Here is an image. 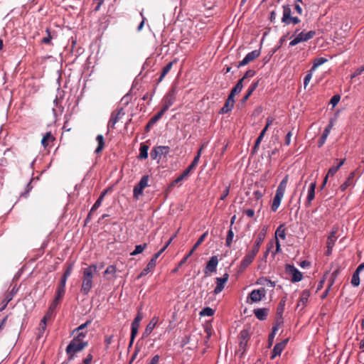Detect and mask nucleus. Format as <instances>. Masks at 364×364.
<instances>
[{
	"label": "nucleus",
	"instance_id": "21",
	"mask_svg": "<svg viewBox=\"0 0 364 364\" xmlns=\"http://www.w3.org/2000/svg\"><path fill=\"white\" fill-rule=\"evenodd\" d=\"M158 321H159L158 317L154 316V318H152V319L148 323V325L146 326V327L143 333L144 338L149 336L151 333L152 331L156 327V326L158 323Z\"/></svg>",
	"mask_w": 364,
	"mask_h": 364
},
{
	"label": "nucleus",
	"instance_id": "51",
	"mask_svg": "<svg viewBox=\"0 0 364 364\" xmlns=\"http://www.w3.org/2000/svg\"><path fill=\"white\" fill-rule=\"evenodd\" d=\"M284 306H285V300H282L277 309V316L282 318L284 310Z\"/></svg>",
	"mask_w": 364,
	"mask_h": 364
},
{
	"label": "nucleus",
	"instance_id": "55",
	"mask_svg": "<svg viewBox=\"0 0 364 364\" xmlns=\"http://www.w3.org/2000/svg\"><path fill=\"white\" fill-rule=\"evenodd\" d=\"M260 284H267L270 286L271 287H275V282H272L270 279H268L267 278H261L259 279Z\"/></svg>",
	"mask_w": 364,
	"mask_h": 364
},
{
	"label": "nucleus",
	"instance_id": "13",
	"mask_svg": "<svg viewBox=\"0 0 364 364\" xmlns=\"http://www.w3.org/2000/svg\"><path fill=\"white\" fill-rule=\"evenodd\" d=\"M257 254L252 251L248 252L240 262V269L245 270L255 259Z\"/></svg>",
	"mask_w": 364,
	"mask_h": 364
},
{
	"label": "nucleus",
	"instance_id": "17",
	"mask_svg": "<svg viewBox=\"0 0 364 364\" xmlns=\"http://www.w3.org/2000/svg\"><path fill=\"white\" fill-rule=\"evenodd\" d=\"M355 176V172L352 171L348 175V178H346V181L341 185L340 190L342 192H344L348 187L352 186L355 183L354 178Z\"/></svg>",
	"mask_w": 364,
	"mask_h": 364
},
{
	"label": "nucleus",
	"instance_id": "56",
	"mask_svg": "<svg viewBox=\"0 0 364 364\" xmlns=\"http://www.w3.org/2000/svg\"><path fill=\"white\" fill-rule=\"evenodd\" d=\"M313 72L314 71H311V69H310V70L308 72V73L306 74V75L304 77V85L305 88L307 86V85L309 83V82L312 77Z\"/></svg>",
	"mask_w": 364,
	"mask_h": 364
},
{
	"label": "nucleus",
	"instance_id": "43",
	"mask_svg": "<svg viewBox=\"0 0 364 364\" xmlns=\"http://www.w3.org/2000/svg\"><path fill=\"white\" fill-rule=\"evenodd\" d=\"M72 270H73V264H70L67 267L66 270L65 271L63 275L61 277V279H60L61 283L66 284L67 279H68V277L70 275Z\"/></svg>",
	"mask_w": 364,
	"mask_h": 364
},
{
	"label": "nucleus",
	"instance_id": "23",
	"mask_svg": "<svg viewBox=\"0 0 364 364\" xmlns=\"http://www.w3.org/2000/svg\"><path fill=\"white\" fill-rule=\"evenodd\" d=\"M333 127V124L331 122L323 130V134H321L318 141V147H321L326 142V139L328 138L331 129Z\"/></svg>",
	"mask_w": 364,
	"mask_h": 364
},
{
	"label": "nucleus",
	"instance_id": "9",
	"mask_svg": "<svg viewBox=\"0 0 364 364\" xmlns=\"http://www.w3.org/2000/svg\"><path fill=\"white\" fill-rule=\"evenodd\" d=\"M124 114L123 109L121 108L118 110L114 111L111 114L110 119L108 122L107 127L108 129H114L115 124L118 122L119 119Z\"/></svg>",
	"mask_w": 364,
	"mask_h": 364
},
{
	"label": "nucleus",
	"instance_id": "36",
	"mask_svg": "<svg viewBox=\"0 0 364 364\" xmlns=\"http://www.w3.org/2000/svg\"><path fill=\"white\" fill-rule=\"evenodd\" d=\"M234 104L235 103H233L232 102H230V101H228L226 100V101L225 102V105L220 109L219 113L220 114H226V113L230 112L232 109L233 107H234Z\"/></svg>",
	"mask_w": 364,
	"mask_h": 364
},
{
	"label": "nucleus",
	"instance_id": "27",
	"mask_svg": "<svg viewBox=\"0 0 364 364\" xmlns=\"http://www.w3.org/2000/svg\"><path fill=\"white\" fill-rule=\"evenodd\" d=\"M55 137L53 136L50 132H47L41 139V144L46 149L50 143L55 141Z\"/></svg>",
	"mask_w": 364,
	"mask_h": 364
},
{
	"label": "nucleus",
	"instance_id": "45",
	"mask_svg": "<svg viewBox=\"0 0 364 364\" xmlns=\"http://www.w3.org/2000/svg\"><path fill=\"white\" fill-rule=\"evenodd\" d=\"M359 274H360V272H357L356 270L353 274L352 279H351V284L353 287H358L360 284Z\"/></svg>",
	"mask_w": 364,
	"mask_h": 364
},
{
	"label": "nucleus",
	"instance_id": "15",
	"mask_svg": "<svg viewBox=\"0 0 364 364\" xmlns=\"http://www.w3.org/2000/svg\"><path fill=\"white\" fill-rule=\"evenodd\" d=\"M288 341H289L288 339H284L282 342H279L274 346V347L272 350V355H271L272 360H274L277 356L281 355L282 352L286 347V346L288 343Z\"/></svg>",
	"mask_w": 364,
	"mask_h": 364
},
{
	"label": "nucleus",
	"instance_id": "1",
	"mask_svg": "<svg viewBox=\"0 0 364 364\" xmlns=\"http://www.w3.org/2000/svg\"><path fill=\"white\" fill-rule=\"evenodd\" d=\"M97 271V264H91L82 269L80 291L84 295L88 294L93 286L94 274Z\"/></svg>",
	"mask_w": 364,
	"mask_h": 364
},
{
	"label": "nucleus",
	"instance_id": "14",
	"mask_svg": "<svg viewBox=\"0 0 364 364\" xmlns=\"http://www.w3.org/2000/svg\"><path fill=\"white\" fill-rule=\"evenodd\" d=\"M228 278H229V274L228 273H225L223 276V277H217L216 278V284L217 285L214 289V293L215 294L220 293L223 290V289L225 287V284L228 282Z\"/></svg>",
	"mask_w": 364,
	"mask_h": 364
},
{
	"label": "nucleus",
	"instance_id": "50",
	"mask_svg": "<svg viewBox=\"0 0 364 364\" xmlns=\"http://www.w3.org/2000/svg\"><path fill=\"white\" fill-rule=\"evenodd\" d=\"M215 313V311L210 308V307H205L204 308L200 313V315L202 316H213Z\"/></svg>",
	"mask_w": 364,
	"mask_h": 364
},
{
	"label": "nucleus",
	"instance_id": "61",
	"mask_svg": "<svg viewBox=\"0 0 364 364\" xmlns=\"http://www.w3.org/2000/svg\"><path fill=\"white\" fill-rule=\"evenodd\" d=\"M229 193H230V186H228L225 187V188L223 191V193L221 194L220 199L222 200H224L228 196Z\"/></svg>",
	"mask_w": 364,
	"mask_h": 364
},
{
	"label": "nucleus",
	"instance_id": "44",
	"mask_svg": "<svg viewBox=\"0 0 364 364\" xmlns=\"http://www.w3.org/2000/svg\"><path fill=\"white\" fill-rule=\"evenodd\" d=\"M276 237H279L281 239L284 240L286 238L285 229L284 228V225H280L276 232Z\"/></svg>",
	"mask_w": 364,
	"mask_h": 364
},
{
	"label": "nucleus",
	"instance_id": "40",
	"mask_svg": "<svg viewBox=\"0 0 364 364\" xmlns=\"http://www.w3.org/2000/svg\"><path fill=\"white\" fill-rule=\"evenodd\" d=\"M87 331H85V332H75V334H73L74 336L73 340L78 341L80 342H87V341H85V338L87 336Z\"/></svg>",
	"mask_w": 364,
	"mask_h": 364
},
{
	"label": "nucleus",
	"instance_id": "49",
	"mask_svg": "<svg viewBox=\"0 0 364 364\" xmlns=\"http://www.w3.org/2000/svg\"><path fill=\"white\" fill-rule=\"evenodd\" d=\"M46 32L47 33V36L42 38L41 43L43 44L50 45L53 37L50 34V28H47Z\"/></svg>",
	"mask_w": 364,
	"mask_h": 364
},
{
	"label": "nucleus",
	"instance_id": "6",
	"mask_svg": "<svg viewBox=\"0 0 364 364\" xmlns=\"http://www.w3.org/2000/svg\"><path fill=\"white\" fill-rule=\"evenodd\" d=\"M286 273L291 275V282L293 283H296L300 282L302 279V274L301 272L296 269L294 265L287 264L285 266Z\"/></svg>",
	"mask_w": 364,
	"mask_h": 364
},
{
	"label": "nucleus",
	"instance_id": "10",
	"mask_svg": "<svg viewBox=\"0 0 364 364\" xmlns=\"http://www.w3.org/2000/svg\"><path fill=\"white\" fill-rule=\"evenodd\" d=\"M260 50H255L249 53H247L245 57L242 59V60L240 61L237 68H240L242 66H245L250 63V62H252L255 59H257L260 55Z\"/></svg>",
	"mask_w": 364,
	"mask_h": 364
},
{
	"label": "nucleus",
	"instance_id": "52",
	"mask_svg": "<svg viewBox=\"0 0 364 364\" xmlns=\"http://www.w3.org/2000/svg\"><path fill=\"white\" fill-rule=\"evenodd\" d=\"M165 112V110L161 109V110L156 114L150 119L151 120V123H156L163 117Z\"/></svg>",
	"mask_w": 364,
	"mask_h": 364
},
{
	"label": "nucleus",
	"instance_id": "24",
	"mask_svg": "<svg viewBox=\"0 0 364 364\" xmlns=\"http://www.w3.org/2000/svg\"><path fill=\"white\" fill-rule=\"evenodd\" d=\"M315 34H316V32L314 31H310L306 33L301 31L296 36V38H299V43L306 42V41H308L309 40L313 38L314 36H315Z\"/></svg>",
	"mask_w": 364,
	"mask_h": 364
},
{
	"label": "nucleus",
	"instance_id": "48",
	"mask_svg": "<svg viewBox=\"0 0 364 364\" xmlns=\"http://www.w3.org/2000/svg\"><path fill=\"white\" fill-rule=\"evenodd\" d=\"M91 323V321H87L85 323L80 325L78 327L73 331L72 334H75V332H85V328Z\"/></svg>",
	"mask_w": 364,
	"mask_h": 364
},
{
	"label": "nucleus",
	"instance_id": "53",
	"mask_svg": "<svg viewBox=\"0 0 364 364\" xmlns=\"http://www.w3.org/2000/svg\"><path fill=\"white\" fill-rule=\"evenodd\" d=\"M278 331L277 326H273L272 333L269 335L268 338V343H269V347H270L274 341V338L276 334V332Z\"/></svg>",
	"mask_w": 364,
	"mask_h": 364
},
{
	"label": "nucleus",
	"instance_id": "29",
	"mask_svg": "<svg viewBox=\"0 0 364 364\" xmlns=\"http://www.w3.org/2000/svg\"><path fill=\"white\" fill-rule=\"evenodd\" d=\"M117 268L114 265H109L105 269L104 274L105 276H107V279L110 280L112 278L116 277Z\"/></svg>",
	"mask_w": 364,
	"mask_h": 364
},
{
	"label": "nucleus",
	"instance_id": "11",
	"mask_svg": "<svg viewBox=\"0 0 364 364\" xmlns=\"http://www.w3.org/2000/svg\"><path fill=\"white\" fill-rule=\"evenodd\" d=\"M218 264V259L217 256H213L208 262L206 267L204 269L205 276H209L210 273L215 272Z\"/></svg>",
	"mask_w": 364,
	"mask_h": 364
},
{
	"label": "nucleus",
	"instance_id": "37",
	"mask_svg": "<svg viewBox=\"0 0 364 364\" xmlns=\"http://www.w3.org/2000/svg\"><path fill=\"white\" fill-rule=\"evenodd\" d=\"M106 193H107V191H104L103 192L101 193L100 196H99V198H97V200H96L95 204L91 208V212H95L101 205L102 202Z\"/></svg>",
	"mask_w": 364,
	"mask_h": 364
},
{
	"label": "nucleus",
	"instance_id": "41",
	"mask_svg": "<svg viewBox=\"0 0 364 364\" xmlns=\"http://www.w3.org/2000/svg\"><path fill=\"white\" fill-rule=\"evenodd\" d=\"M57 306H58V304H56L55 303H53L52 302L50 304L47 313L44 316H45V320L50 319V318L52 317V316L53 314V312H54L55 309H56Z\"/></svg>",
	"mask_w": 364,
	"mask_h": 364
},
{
	"label": "nucleus",
	"instance_id": "7",
	"mask_svg": "<svg viewBox=\"0 0 364 364\" xmlns=\"http://www.w3.org/2000/svg\"><path fill=\"white\" fill-rule=\"evenodd\" d=\"M176 100L175 89H171L163 99V106L161 109L166 112L171 107Z\"/></svg>",
	"mask_w": 364,
	"mask_h": 364
},
{
	"label": "nucleus",
	"instance_id": "59",
	"mask_svg": "<svg viewBox=\"0 0 364 364\" xmlns=\"http://www.w3.org/2000/svg\"><path fill=\"white\" fill-rule=\"evenodd\" d=\"M338 168L336 166H333L332 167H331L328 171V173H327V176H333L335 175V173L338 171Z\"/></svg>",
	"mask_w": 364,
	"mask_h": 364
},
{
	"label": "nucleus",
	"instance_id": "38",
	"mask_svg": "<svg viewBox=\"0 0 364 364\" xmlns=\"http://www.w3.org/2000/svg\"><path fill=\"white\" fill-rule=\"evenodd\" d=\"M327 62V59L325 58H316L314 59L313 65L311 67V71H315L316 68Z\"/></svg>",
	"mask_w": 364,
	"mask_h": 364
},
{
	"label": "nucleus",
	"instance_id": "18",
	"mask_svg": "<svg viewBox=\"0 0 364 364\" xmlns=\"http://www.w3.org/2000/svg\"><path fill=\"white\" fill-rule=\"evenodd\" d=\"M65 291V283H61V282H60L58 287V289L56 291V295L55 296L54 300L53 301V303H55L56 304L58 305L60 300L62 299V298L64 296Z\"/></svg>",
	"mask_w": 364,
	"mask_h": 364
},
{
	"label": "nucleus",
	"instance_id": "57",
	"mask_svg": "<svg viewBox=\"0 0 364 364\" xmlns=\"http://www.w3.org/2000/svg\"><path fill=\"white\" fill-rule=\"evenodd\" d=\"M264 135L263 134H259V136L257 137V139H256L255 141V145H254V147H253V152H256L257 149H258L263 137H264Z\"/></svg>",
	"mask_w": 364,
	"mask_h": 364
},
{
	"label": "nucleus",
	"instance_id": "39",
	"mask_svg": "<svg viewBox=\"0 0 364 364\" xmlns=\"http://www.w3.org/2000/svg\"><path fill=\"white\" fill-rule=\"evenodd\" d=\"M147 247L146 243H144L142 245H138L135 246V249L133 252L130 253V255L132 256H136L140 253H141Z\"/></svg>",
	"mask_w": 364,
	"mask_h": 364
},
{
	"label": "nucleus",
	"instance_id": "62",
	"mask_svg": "<svg viewBox=\"0 0 364 364\" xmlns=\"http://www.w3.org/2000/svg\"><path fill=\"white\" fill-rule=\"evenodd\" d=\"M338 274V270H336V271L333 272V273L331 274V278L329 279V287H331V286L333 285Z\"/></svg>",
	"mask_w": 364,
	"mask_h": 364
},
{
	"label": "nucleus",
	"instance_id": "32",
	"mask_svg": "<svg viewBox=\"0 0 364 364\" xmlns=\"http://www.w3.org/2000/svg\"><path fill=\"white\" fill-rule=\"evenodd\" d=\"M258 85H259V80H257V82H253L250 86V87L248 88L247 90V92L246 93V95L243 97L242 101V102H246L248 98L251 96V95L252 94V92L256 90V88L258 87Z\"/></svg>",
	"mask_w": 364,
	"mask_h": 364
},
{
	"label": "nucleus",
	"instance_id": "58",
	"mask_svg": "<svg viewBox=\"0 0 364 364\" xmlns=\"http://www.w3.org/2000/svg\"><path fill=\"white\" fill-rule=\"evenodd\" d=\"M340 99V95H335L331 97L330 103L333 105V107H335L339 102Z\"/></svg>",
	"mask_w": 364,
	"mask_h": 364
},
{
	"label": "nucleus",
	"instance_id": "4",
	"mask_svg": "<svg viewBox=\"0 0 364 364\" xmlns=\"http://www.w3.org/2000/svg\"><path fill=\"white\" fill-rule=\"evenodd\" d=\"M283 15L282 17V22L286 25H296L301 22V20L297 16H293L291 15L292 11L289 4H284L282 6Z\"/></svg>",
	"mask_w": 364,
	"mask_h": 364
},
{
	"label": "nucleus",
	"instance_id": "34",
	"mask_svg": "<svg viewBox=\"0 0 364 364\" xmlns=\"http://www.w3.org/2000/svg\"><path fill=\"white\" fill-rule=\"evenodd\" d=\"M96 141L98 143V146L95 149V153L100 154L105 147V140L102 134L97 135L96 137Z\"/></svg>",
	"mask_w": 364,
	"mask_h": 364
},
{
	"label": "nucleus",
	"instance_id": "30",
	"mask_svg": "<svg viewBox=\"0 0 364 364\" xmlns=\"http://www.w3.org/2000/svg\"><path fill=\"white\" fill-rule=\"evenodd\" d=\"M176 63V60L172 61V62H170L168 63L162 70V72H161V74L158 80V82L157 83H159L161 82L163 79L164 78V77L168 73V72L171 70V69L172 68V66L173 65V63Z\"/></svg>",
	"mask_w": 364,
	"mask_h": 364
},
{
	"label": "nucleus",
	"instance_id": "5",
	"mask_svg": "<svg viewBox=\"0 0 364 364\" xmlns=\"http://www.w3.org/2000/svg\"><path fill=\"white\" fill-rule=\"evenodd\" d=\"M149 179L148 175L143 176L139 182L134 187L133 195L134 198L138 199L143 194L144 189L148 186Z\"/></svg>",
	"mask_w": 364,
	"mask_h": 364
},
{
	"label": "nucleus",
	"instance_id": "12",
	"mask_svg": "<svg viewBox=\"0 0 364 364\" xmlns=\"http://www.w3.org/2000/svg\"><path fill=\"white\" fill-rule=\"evenodd\" d=\"M266 291L264 288H261L259 289H254L249 294L248 298L251 299L252 302H258L260 301L263 298L265 297Z\"/></svg>",
	"mask_w": 364,
	"mask_h": 364
},
{
	"label": "nucleus",
	"instance_id": "19",
	"mask_svg": "<svg viewBox=\"0 0 364 364\" xmlns=\"http://www.w3.org/2000/svg\"><path fill=\"white\" fill-rule=\"evenodd\" d=\"M338 231V228L337 227H333L332 228V230L331 231L330 235L327 238L326 247H333L337 240L336 234Z\"/></svg>",
	"mask_w": 364,
	"mask_h": 364
},
{
	"label": "nucleus",
	"instance_id": "16",
	"mask_svg": "<svg viewBox=\"0 0 364 364\" xmlns=\"http://www.w3.org/2000/svg\"><path fill=\"white\" fill-rule=\"evenodd\" d=\"M266 236V230L263 228L257 235L256 240L255 242V244L252 247V250L251 251L255 252L256 254L258 253L259 250V247L263 242L264 238Z\"/></svg>",
	"mask_w": 364,
	"mask_h": 364
},
{
	"label": "nucleus",
	"instance_id": "26",
	"mask_svg": "<svg viewBox=\"0 0 364 364\" xmlns=\"http://www.w3.org/2000/svg\"><path fill=\"white\" fill-rule=\"evenodd\" d=\"M269 309L267 308L256 309L254 310V314L260 321H264L267 318Z\"/></svg>",
	"mask_w": 364,
	"mask_h": 364
},
{
	"label": "nucleus",
	"instance_id": "33",
	"mask_svg": "<svg viewBox=\"0 0 364 364\" xmlns=\"http://www.w3.org/2000/svg\"><path fill=\"white\" fill-rule=\"evenodd\" d=\"M149 146L145 144H141L139 148V155L138 156L140 159H146L148 158Z\"/></svg>",
	"mask_w": 364,
	"mask_h": 364
},
{
	"label": "nucleus",
	"instance_id": "60",
	"mask_svg": "<svg viewBox=\"0 0 364 364\" xmlns=\"http://www.w3.org/2000/svg\"><path fill=\"white\" fill-rule=\"evenodd\" d=\"M249 334L246 330H242L240 333V340L248 341Z\"/></svg>",
	"mask_w": 364,
	"mask_h": 364
},
{
	"label": "nucleus",
	"instance_id": "46",
	"mask_svg": "<svg viewBox=\"0 0 364 364\" xmlns=\"http://www.w3.org/2000/svg\"><path fill=\"white\" fill-rule=\"evenodd\" d=\"M234 237V232L232 230V228H230V230L228 231L227 237H226V241H225V245L228 247H231L232 239Z\"/></svg>",
	"mask_w": 364,
	"mask_h": 364
},
{
	"label": "nucleus",
	"instance_id": "35",
	"mask_svg": "<svg viewBox=\"0 0 364 364\" xmlns=\"http://www.w3.org/2000/svg\"><path fill=\"white\" fill-rule=\"evenodd\" d=\"M198 164V158L194 157L191 164L188 166V168L186 170H184L183 173L188 178L190 173L197 166Z\"/></svg>",
	"mask_w": 364,
	"mask_h": 364
},
{
	"label": "nucleus",
	"instance_id": "64",
	"mask_svg": "<svg viewBox=\"0 0 364 364\" xmlns=\"http://www.w3.org/2000/svg\"><path fill=\"white\" fill-rule=\"evenodd\" d=\"M364 71V65L360 67L355 70L354 73L351 75V78H353L358 75H360Z\"/></svg>",
	"mask_w": 364,
	"mask_h": 364
},
{
	"label": "nucleus",
	"instance_id": "47",
	"mask_svg": "<svg viewBox=\"0 0 364 364\" xmlns=\"http://www.w3.org/2000/svg\"><path fill=\"white\" fill-rule=\"evenodd\" d=\"M91 323V321H87L85 323L80 325L78 327L73 331L72 334H75V332H85V328Z\"/></svg>",
	"mask_w": 364,
	"mask_h": 364
},
{
	"label": "nucleus",
	"instance_id": "63",
	"mask_svg": "<svg viewBox=\"0 0 364 364\" xmlns=\"http://www.w3.org/2000/svg\"><path fill=\"white\" fill-rule=\"evenodd\" d=\"M33 179H31L29 183H27L26 185V191L24 193H22L21 194V196H23V197H26L27 195L29 193V192L31 191L32 189V186H31V183Z\"/></svg>",
	"mask_w": 364,
	"mask_h": 364
},
{
	"label": "nucleus",
	"instance_id": "2",
	"mask_svg": "<svg viewBox=\"0 0 364 364\" xmlns=\"http://www.w3.org/2000/svg\"><path fill=\"white\" fill-rule=\"evenodd\" d=\"M288 182V176H286L279 184L275 196L273 198L271 209L273 212H276L281 203V201L284 196Z\"/></svg>",
	"mask_w": 364,
	"mask_h": 364
},
{
	"label": "nucleus",
	"instance_id": "54",
	"mask_svg": "<svg viewBox=\"0 0 364 364\" xmlns=\"http://www.w3.org/2000/svg\"><path fill=\"white\" fill-rule=\"evenodd\" d=\"M299 3H302V1L301 0H297L294 5V9L295 10V11L299 14V15H301L302 13H303V10H302V8L301 6H300Z\"/></svg>",
	"mask_w": 364,
	"mask_h": 364
},
{
	"label": "nucleus",
	"instance_id": "8",
	"mask_svg": "<svg viewBox=\"0 0 364 364\" xmlns=\"http://www.w3.org/2000/svg\"><path fill=\"white\" fill-rule=\"evenodd\" d=\"M170 151V148L166 146H159L154 147L150 153L151 158L153 160H156L158 157H161V156H166Z\"/></svg>",
	"mask_w": 364,
	"mask_h": 364
},
{
	"label": "nucleus",
	"instance_id": "31",
	"mask_svg": "<svg viewBox=\"0 0 364 364\" xmlns=\"http://www.w3.org/2000/svg\"><path fill=\"white\" fill-rule=\"evenodd\" d=\"M208 235V231L205 232L203 235L200 236V237L198 239L197 242L195 243V245L193 246L191 250H190L189 255H192L193 253L196 251V250L202 244V242L204 241L205 237Z\"/></svg>",
	"mask_w": 364,
	"mask_h": 364
},
{
	"label": "nucleus",
	"instance_id": "42",
	"mask_svg": "<svg viewBox=\"0 0 364 364\" xmlns=\"http://www.w3.org/2000/svg\"><path fill=\"white\" fill-rule=\"evenodd\" d=\"M242 82L243 79H240L230 92L235 95L240 93L243 87Z\"/></svg>",
	"mask_w": 364,
	"mask_h": 364
},
{
	"label": "nucleus",
	"instance_id": "28",
	"mask_svg": "<svg viewBox=\"0 0 364 364\" xmlns=\"http://www.w3.org/2000/svg\"><path fill=\"white\" fill-rule=\"evenodd\" d=\"M156 265V262L151 259L150 261L148 262L146 267L139 274V277H142L148 274L151 271H152L155 268Z\"/></svg>",
	"mask_w": 364,
	"mask_h": 364
},
{
	"label": "nucleus",
	"instance_id": "22",
	"mask_svg": "<svg viewBox=\"0 0 364 364\" xmlns=\"http://www.w3.org/2000/svg\"><path fill=\"white\" fill-rule=\"evenodd\" d=\"M315 188L316 182L311 183L308 189V196L306 201V206L309 207L311 204V201L315 198Z\"/></svg>",
	"mask_w": 364,
	"mask_h": 364
},
{
	"label": "nucleus",
	"instance_id": "20",
	"mask_svg": "<svg viewBox=\"0 0 364 364\" xmlns=\"http://www.w3.org/2000/svg\"><path fill=\"white\" fill-rule=\"evenodd\" d=\"M309 296H310V291L307 289L304 290L302 291L301 297L297 303L296 308L301 307V310H303L308 302Z\"/></svg>",
	"mask_w": 364,
	"mask_h": 364
},
{
	"label": "nucleus",
	"instance_id": "3",
	"mask_svg": "<svg viewBox=\"0 0 364 364\" xmlns=\"http://www.w3.org/2000/svg\"><path fill=\"white\" fill-rule=\"evenodd\" d=\"M87 346L88 342H80L72 339L65 349L68 360H73L75 357V354L82 351Z\"/></svg>",
	"mask_w": 364,
	"mask_h": 364
},
{
	"label": "nucleus",
	"instance_id": "25",
	"mask_svg": "<svg viewBox=\"0 0 364 364\" xmlns=\"http://www.w3.org/2000/svg\"><path fill=\"white\" fill-rule=\"evenodd\" d=\"M187 178L188 177L183 173H182L178 178H176L168 185L166 191L168 192H171L173 187H175L176 186H180L181 185V183L183 181L186 180Z\"/></svg>",
	"mask_w": 364,
	"mask_h": 364
}]
</instances>
